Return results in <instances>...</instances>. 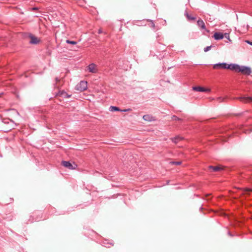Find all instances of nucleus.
I'll use <instances>...</instances> for the list:
<instances>
[{"label":"nucleus","instance_id":"obj_25","mask_svg":"<svg viewBox=\"0 0 252 252\" xmlns=\"http://www.w3.org/2000/svg\"><path fill=\"white\" fill-rule=\"evenodd\" d=\"M55 80H56V83H57V82H59L60 80L58 77H56L55 78Z\"/></svg>","mask_w":252,"mask_h":252},{"label":"nucleus","instance_id":"obj_29","mask_svg":"<svg viewBox=\"0 0 252 252\" xmlns=\"http://www.w3.org/2000/svg\"><path fill=\"white\" fill-rule=\"evenodd\" d=\"M33 9L34 10H36V9H37V7H34Z\"/></svg>","mask_w":252,"mask_h":252},{"label":"nucleus","instance_id":"obj_26","mask_svg":"<svg viewBox=\"0 0 252 252\" xmlns=\"http://www.w3.org/2000/svg\"><path fill=\"white\" fill-rule=\"evenodd\" d=\"M102 32V30H101V29H99V30H98V33L99 34H100V33H101Z\"/></svg>","mask_w":252,"mask_h":252},{"label":"nucleus","instance_id":"obj_20","mask_svg":"<svg viewBox=\"0 0 252 252\" xmlns=\"http://www.w3.org/2000/svg\"><path fill=\"white\" fill-rule=\"evenodd\" d=\"M146 21L150 22V27L152 28H155V25L154 23V21L153 20H150V19H147Z\"/></svg>","mask_w":252,"mask_h":252},{"label":"nucleus","instance_id":"obj_16","mask_svg":"<svg viewBox=\"0 0 252 252\" xmlns=\"http://www.w3.org/2000/svg\"><path fill=\"white\" fill-rule=\"evenodd\" d=\"M143 118L144 120L147 121H152L154 120L153 117L150 115H145L143 116Z\"/></svg>","mask_w":252,"mask_h":252},{"label":"nucleus","instance_id":"obj_22","mask_svg":"<svg viewBox=\"0 0 252 252\" xmlns=\"http://www.w3.org/2000/svg\"><path fill=\"white\" fill-rule=\"evenodd\" d=\"M146 21V20H144L140 22L139 23H139V24H138L137 25H138V26L142 25L143 24H144Z\"/></svg>","mask_w":252,"mask_h":252},{"label":"nucleus","instance_id":"obj_10","mask_svg":"<svg viewBox=\"0 0 252 252\" xmlns=\"http://www.w3.org/2000/svg\"><path fill=\"white\" fill-rule=\"evenodd\" d=\"M239 98L241 101L243 102H252V97L251 96H243L240 97Z\"/></svg>","mask_w":252,"mask_h":252},{"label":"nucleus","instance_id":"obj_27","mask_svg":"<svg viewBox=\"0 0 252 252\" xmlns=\"http://www.w3.org/2000/svg\"><path fill=\"white\" fill-rule=\"evenodd\" d=\"M5 110H8V111H10V110H15V109H13V108H9V109H6Z\"/></svg>","mask_w":252,"mask_h":252},{"label":"nucleus","instance_id":"obj_28","mask_svg":"<svg viewBox=\"0 0 252 252\" xmlns=\"http://www.w3.org/2000/svg\"><path fill=\"white\" fill-rule=\"evenodd\" d=\"M252 189H246V191H252Z\"/></svg>","mask_w":252,"mask_h":252},{"label":"nucleus","instance_id":"obj_6","mask_svg":"<svg viewBox=\"0 0 252 252\" xmlns=\"http://www.w3.org/2000/svg\"><path fill=\"white\" fill-rule=\"evenodd\" d=\"M62 164L64 167L69 169H75L77 167V165L76 164H72L69 161H62Z\"/></svg>","mask_w":252,"mask_h":252},{"label":"nucleus","instance_id":"obj_3","mask_svg":"<svg viewBox=\"0 0 252 252\" xmlns=\"http://www.w3.org/2000/svg\"><path fill=\"white\" fill-rule=\"evenodd\" d=\"M71 96V94H68L64 90H60L56 94L57 97H62L64 98H68Z\"/></svg>","mask_w":252,"mask_h":252},{"label":"nucleus","instance_id":"obj_1","mask_svg":"<svg viewBox=\"0 0 252 252\" xmlns=\"http://www.w3.org/2000/svg\"><path fill=\"white\" fill-rule=\"evenodd\" d=\"M238 68L237 72H241L247 76L250 75L252 72L251 68L249 66L239 65Z\"/></svg>","mask_w":252,"mask_h":252},{"label":"nucleus","instance_id":"obj_4","mask_svg":"<svg viewBox=\"0 0 252 252\" xmlns=\"http://www.w3.org/2000/svg\"><path fill=\"white\" fill-rule=\"evenodd\" d=\"M197 25L200 28V30H204L206 32L209 33V30L206 29L204 21L200 18H199L197 21Z\"/></svg>","mask_w":252,"mask_h":252},{"label":"nucleus","instance_id":"obj_5","mask_svg":"<svg viewBox=\"0 0 252 252\" xmlns=\"http://www.w3.org/2000/svg\"><path fill=\"white\" fill-rule=\"evenodd\" d=\"M29 37L30 38L29 43L31 44H37L40 42V40L32 33H30Z\"/></svg>","mask_w":252,"mask_h":252},{"label":"nucleus","instance_id":"obj_2","mask_svg":"<svg viewBox=\"0 0 252 252\" xmlns=\"http://www.w3.org/2000/svg\"><path fill=\"white\" fill-rule=\"evenodd\" d=\"M87 89V82L85 81H81L75 87V89L80 92L84 91Z\"/></svg>","mask_w":252,"mask_h":252},{"label":"nucleus","instance_id":"obj_13","mask_svg":"<svg viewBox=\"0 0 252 252\" xmlns=\"http://www.w3.org/2000/svg\"><path fill=\"white\" fill-rule=\"evenodd\" d=\"M109 110H132L130 108H126L124 109H121L119 107L117 106H111Z\"/></svg>","mask_w":252,"mask_h":252},{"label":"nucleus","instance_id":"obj_19","mask_svg":"<svg viewBox=\"0 0 252 252\" xmlns=\"http://www.w3.org/2000/svg\"><path fill=\"white\" fill-rule=\"evenodd\" d=\"M227 39L230 42H231V40L230 39L229 34L228 33H225L223 34V37Z\"/></svg>","mask_w":252,"mask_h":252},{"label":"nucleus","instance_id":"obj_30","mask_svg":"<svg viewBox=\"0 0 252 252\" xmlns=\"http://www.w3.org/2000/svg\"><path fill=\"white\" fill-rule=\"evenodd\" d=\"M17 98H19V96L18 95H17Z\"/></svg>","mask_w":252,"mask_h":252},{"label":"nucleus","instance_id":"obj_12","mask_svg":"<svg viewBox=\"0 0 252 252\" xmlns=\"http://www.w3.org/2000/svg\"><path fill=\"white\" fill-rule=\"evenodd\" d=\"M192 90L193 91L200 92H205L207 91L206 89L200 86H194L192 87Z\"/></svg>","mask_w":252,"mask_h":252},{"label":"nucleus","instance_id":"obj_14","mask_svg":"<svg viewBox=\"0 0 252 252\" xmlns=\"http://www.w3.org/2000/svg\"><path fill=\"white\" fill-rule=\"evenodd\" d=\"M95 64L94 63H91L88 66V70L90 72L95 73Z\"/></svg>","mask_w":252,"mask_h":252},{"label":"nucleus","instance_id":"obj_23","mask_svg":"<svg viewBox=\"0 0 252 252\" xmlns=\"http://www.w3.org/2000/svg\"><path fill=\"white\" fill-rule=\"evenodd\" d=\"M172 164H175L176 165H180L181 163V161H177V162H171Z\"/></svg>","mask_w":252,"mask_h":252},{"label":"nucleus","instance_id":"obj_11","mask_svg":"<svg viewBox=\"0 0 252 252\" xmlns=\"http://www.w3.org/2000/svg\"><path fill=\"white\" fill-rule=\"evenodd\" d=\"M213 37L216 40H220L223 38V34L220 32H216L213 35Z\"/></svg>","mask_w":252,"mask_h":252},{"label":"nucleus","instance_id":"obj_7","mask_svg":"<svg viewBox=\"0 0 252 252\" xmlns=\"http://www.w3.org/2000/svg\"><path fill=\"white\" fill-rule=\"evenodd\" d=\"M239 66V64H235V63H230L229 64H227L226 69H229L235 71L237 72L238 68H238Z\"/></svg>","mask_w":252,"mask_h":252},{"label":"nucleus","instance_id":"obj_18","mask_svg":"<svg viewBox=\"0 0 252 252\" xmlns=\"http://www.w3.org/2000/svg\"><path fill=\"white\" fill-rule=\"evenodd\" d=\"M66 42L68 44H71V45H76L77 44V42L75 41H71V40H66Z\"/></svg>","mask_w":252,"mask_h":252},{"label":"nucleus","instance_id":"obj_24","mask_svg":"<svg viewBox=\"0 0 252 252\" xmlns=\"http://www.w3.org/2000/svg\"><path fill=\"white\" fill-rule=\"evenodd\" d=\"M246 42L248 43L249 44L252 46V41H249V40H246Z\"/></svg>","mask_w":252,"mask_h":252},{"label":"nucleus","instance_id":"obj_21","mask_svg":"<svg viewBox=\"0 0 252 252\" xmlns=\"http://www.w3.org/2000/svg\"><path fill=\"white\" fill-rule=\"evenodd\" d=\"M211 48H212V46H207L206 47H205L204 49V51L205 52H207L208 51H209L211 49Z\"/></svg>","mask_w":252,"mask_h":252},{"label":"nucleus","instance_id":"obj_15","mask_svg":"<svg viewBox=\"0 0 252 252\" xmlns=\"http://www.w3.org/2000/svg\"><path fill=\"white\" fill-rule=\"evenodd\" d=\"M171 140L175 143H177L179 141L182 140L183 139V137L180 136H177L174 138H172L171 139Z\"/></svg>","mask_w":252,"mask_h":252},{"label":"nucleus","instance_id":"obj_17","mask_svg":"<svg viewBox=\"0 0 252 252\" xmlns=\"http://www.w3.org/2000/svg\"><path fill=\"white\" fill-rule=\"evenodd\" d=\"M210 169H212L214 171H218L222 169V168L220 166H210L209 167Z\"/></svg>","mask_w":252,"mask_h":252},{"label":"nucleus","instance_id":"obj_8","mask_svg":"<svg viewBox=\"0 0 252 252\" xmlns=\"http://www.w3.org/2000/svg\"><path fill=\"white\" fill-rule=\"evenodd\" d=\"M227 65V63H218L215 64L213 66V68L214 69H218V68L226 69Z\"/></svg>","mask_w":252,"mask_h":252},{"label":"nucleus","instance_id":"obj_9","mask_svg":"<svg viewBox=\"0 0 252 252\" xmlns=\"http://www.w3.org/2000/svg\"><path fill=\"white\" fill-rule=\"evenodd\" d=\"M185 16H186L188 21L189 22L194 21L196 19V17L191 14H189L187 11L185 12Z\"/></svg>","mask_w":252,"mask_h":252}]
</instances>
